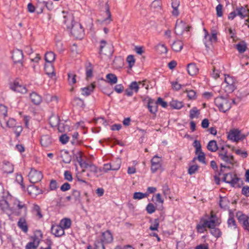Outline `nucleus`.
Segmentation results:
<instances>
[{
    "label": "nucleus",
    "mask_w": 249,
    "mask_h": 249,
    "mask_svg": "<svg viewBox=\"0 0 249 249\" xmlns=\"http://www.w3.org/2000/svg\"><path fill=\"white\" fill-rule=\"evenodd\" d=\"M214 103L219 110L224 113L228 111L231 107L230 102L223 96L216 97L214 100Z\"/></svg>",
    "instance_id": "nucleus-1"
},
{
    "label": "nucleus",
    "mask_w": 249,
    "mask_h": 249,
    "mask_svg": "<svg viewBox=\"0 0 249 249\" xmlns=\"http://www.w3.org/2000/svg\"><path fill=\"white\" fill-rule=\"evenodd\" d=\"M218 156L220 159L227 163L233 165L234 157L232 155H228V152L225 149L224 146L220 148L218 152Z\"/></svg>",
    "instance_id": "nucleus-2"
},
{
    "label": "nucleus",
    "mask_w": 249,
    "mask_h": 249,
    "mask_svg": "<svg viewBox=\"0 0 249 249\" xmlns=\"http://www.w3.org/2000/svg\"><path fill=\"white\" fill-rule=\"evenodd\" d=\"M71 35L76 38H82L84 35V30L81 24L78 22H74L70 29Z\"/></svg>",
    "instance_id": "nucleus-3"
},
{
    "label": "nucleus",
    "mask_w": 249,
    "mask_h": 249,
    "mask_svg": "<svg viewBox=\"0 0 249 249\" xmlns=\"http://www.w3.org/2000/svg\"><path fill=\"white\" fill-rule=\"evenodd\" d=\"M13 206L17 210L18 215H26L27 214V208L25 203L17 199H14Z\"/></svg>",
    "instance_id": "nucleus-4"
},
{
    "label": "nucleus",
    "mask_w": 249,
    "mask_h": 249,
    "mask_svg": "<svg viewBox=\"0 0 249 249\" xmlns=\"http://www.w3.org/2000/svg\"><path fill=\"white\" fill-rule=\"evenodd\" d=\"M28 177L30 182L34 184L41 181L43 176L41 172L32 168L28 174Z\"/></svg>",
    "instance_id": "nucleus-5"
},
{
    "label": "nucleus",
    "mask_w": 249,
    "mask_h": 249,
    "mask_svg": "<svg viewBox=\"0 0 249 249\" xmlns=\"http://www.w3.org/2000/svg\"><path fill=\"white\" fill-rule=\"evenodd\" d=\"M191 27L182 20L178 19L175 28V33L178 35H181L184 31H189Z\"/></svg>",
    "instance_id": "nucleus-6"
},
{
    "label": "nucleus",
    "mask_w": 249,
    "mask_h": 249,
    "mask_svg": "<svg viewBox=\"0 0 249 249\" xmlns=\"http://www.w3.org/2000/svg\"><path fill=\"white\" fill-rule=\"evenodd\" d=\"M12 58L15 64H19L20 67L23 66V53L22 50L19 49L14 50L13 52Z\"/></svg>",
    "instance_id": "nucleus-7"
},
{
    "label": "nucleus",
    "mask_w": 249,
    "mask_h": 249,
    "mask_svg": "<svg viewBox=\"0 0 249 249\" xmlns=\"http://www.w3.org/2000/svg\"><path fill=\"white\" fill-rule=\"evenodd\" d=\"M236 216L237 218L238 222L242 224L245 230L249 231V225L248 223L249 217L247 216L246 215L240 211H238L236 213Z\"/></svg>",
    "instance_id": "nucleus-8"
},
{
    "label": "nucleus",
    "mask_w": 249,
    "mask_h": 249,
    "mask_svg": "<svg viewBox=\"0 0 249 249\" xmlns=\"http://www.w3.org/2000/svg\"><path fill=\"white\" fill-rule=\"evenodd\" d=\"M161 158L155 155L151 160V170L153 173H155L161 167Z\"/></svg>",
    "instance_id": "nucleus-9"
},
{
    "label": "nucleus",
    "mask_w": 249,
    "mask_h": 249,
    "mask_svg": "<svg viewBox=\"0 0 249 249\" xmlns=\"http://www.w3.org/2000/svg\"><path fill=\"white\" fill-rule=\"evenodd\" d=\"M63 14V23L66 25V28L68 29H71L72 27V26L74 25V22L73 19V17L71 14L66 13L64 11L62 12Z\"/></svg>",
    "instance_id": "nucleus-10"
},
{
    "label": "nucleus",
    "mask_w": 249,
    "mask_h": 249,
    "mask_svg": "<svg viewBox=\"0 0 249 249\" xmlns=\"http://www.w3.org/2000/svg\"><path fill=\"white\" fill-rule=\"evenodd\" d=\"M10 89L14 91L21 93H25L27 92L26 87L18 80L15 81L13 84L10 85Z\"/></svg>",
    "instance_id": "nucleus-11"
},
{
    "label": "nucleus",
    "mask_w": 249,
    "mask_h": 249,
    "mask_svg": "<svg viewBox=\"0 0 249 249\" xmlns=\"http://www.w3.org/2000/svg\"><path fill=\"white\" fill-rule=\"evenodd\" d=\"M158 104L157 101L150 98H148L147 107L149 111L152 114H156L158 111Z\"/></svg>",
    "instance_id": "nucleus-12"
},
{
    "label": "nucleus",
    "mask_w": 249,
    "mask_h": 249,
    "mask_svg": "<svg viewBox=\"0 0 249 249\" xmlns=\"http://www.w3.org/2000/svg\"><path fill=\"white\" fill-rule=\"evenodd\" d=\"M1 168L4 173L10 174L14 171L13 165L9 161H4Z\"/></svg>",
    "instance_id": "nucleus-13"
},
{
    "label": "nucleus",
    "mask_w": 249,
    "mask_h": 249,
    "mask_svg": "<svg viewBox=\"0 0 249 249\" xmlns=\"http://www.w3.org/2000/svg\"><path fill=\"white\" fill-rule=\"evenodd\" d=\"M51 232L56 237H59L64 234L65 231L63 228L59 225H52Z\"/></svg>",
    "instance_id": "nucleus-14"
},
{
    "label": "nucleus",
    "mask_w": 249,
    "mask_h": 249,
    "mask_svg": "<svg viewBox=\"0 0 249 249\" xmlns=\"http://www.w3.org/2000/svg\"><path fill=\"white\" fill-rule=\"evenodd\" d=\"M40 143L43 147H47L52 143V139L49 135H43L41 137Z\"/></svg>",
    "instance_id": "nucleus-15"
},
{
    "label": "nucleus",
    "mask_w": 249,
    "mask_h": 249,
    "mask_svg": "<svg viewBox=\"0 0 249 249\" xmlns=\"http://www.w3.org/2000/svg\"><path fill=\"white\" fill-rule=\"evenodd\" d=\"M239 131H240L237 129L231 130L228 135V138L229 140L233 141L234 142H238Z\"/></svg>",
    "instance_id": "nucleus-16"
},
{
    "label": "nucleus",
    "mask_w": 249,
    "mask_h": 249,
    "mask_svg": "<svg viewBox=\"0 0 249 249\" xmlns=\"http://www.w3.org/2000/svg\"><path fill=\"white\" fill-rule=\"evenodd\" d=\"M95 87V83L93 82L87 87L81 89L82 94L84 96H89L93 91Z\"/></svg>",
    "instance_id": "nucleus-17"
},
{
    "label": "nucleus",
    "mask_w": 249,
    "mask_h": 249,
    "mask_svg": "<svg viewBox=\"0 0 249 249\" xmlns=\"http://www.w3.org/2000/svg\"><path fill=\"white\" fill-rule=\"evenodd\" d=\"M236 11L237 14L240 17L243 19L246 17H249V10L246 8L240 6L236 8Z\"/></svg>",
    "instance_id": "nucleus-18"
},
{
    "label": "nucleus",
    "mask_w": 249,
    "mask_h": 249,
    "mask_svg": "<svg viewBox=\"0 0 249 249\" xmlns=\"http://www.w3.org/2000/svg\"><path fill=\"white\" fill-rule=\"evenodd\" d=\"M18 226L25 233L27 232L28 228L24 217H20L18 222Z\"/></svg>",
    "instance_id": "nucleus-19"
},
{
    "label": "nucleus",
    "mask_w": 249,
    "mask_h": 249,
    "mask_svg": "<svg viewBox=\"0 0 249 249\" xmlns=\"http://www.w3.org/2000/svg\"><path fill=\"white\" fill-rule=\"evenodd\" d=\"M183 43L180 40H176L174 41L171 45L172 49L176 52H179L183 48Z\"/></svg>",
    "instance_id": "nucleus-20"
},
{
    "label": "nucleus",
    "mask_w": 249,
    "mask_h": 249,
    "mask_svg": "<svg viewBox=\"0 0 249 249\" xmlns=\"http://www.w3.org/2000/svg\"><path fill=\"white\" fill-rule=\"evenodd\" d=\"M30 98L33 103L35 105H39L42 101V97L35 92L30 94Z\"/></svg>",
    "instance_id": "nucleus-21"
},
{
    "label": "nucleus",
    "mask_w": 249,
    "mask_h": 249,
    "mask_svg": "<svg viewBox=\"0 0 249 249\" xmlns=\"http://www.w3.org/2000/svg\"><path fill=\"white\" fill-rule=\"evenodd\" d=\"M0 208L2 211L9 214L11 213L12 210L9 207L8 202L5 200L0 201Z\"/></svg>",
    "instance_id": "nucleus-22"
},
{
    "label": "nucleus",
    "mask_w": 249,
    "mask_h": 249,
    "mask_svg": "<svg viewBox=\"0 0 249 249\" xmlns=\"http://www.w3.org/2000/svg\"><path fill=\"white\" fill-rule=\"evenodd\" d=\"M102 235V238L101 239H103L104 243H109L113 240V236L110 231L108 230L103 232Z\"/></svg>",
    "instance_id": "nucleus-23"
},
{
    "label": "nucleus",
    "mask_w": 249,
    "mask_h": 249,
    "mask_svg": "<svg viewBox=\"0 0 249 249\" xmlns=\"http://www.w3.org/2000/svg\"><path fill=\"white\" fill-rule=\"evenodd\" d=\"M225 82L226 83L227 87L228 88L229 90L232 92L234 90V81L232 78L230 76H227L225 77Z\"/></svg>",
    "instance_id": "nucleus-24"
},
{
    "label": "nucleus",
    "mask_w": 249,
    "mask_h": 249,
    "mask_svg": "<svg viewBox=\"0 0 249 249\" xmlns=\"http://www.w3.org/2000/svg\"><path fill=\"white\" fill-rule=\"evenodd\" d=\"M28 193L31 196H36L40 193L41 190L34 185H29L27 188Z\"/></svg>",
    "instance_id": "nucleus-25"
},
{
    "label": "nucleus",
    "mask_w": 249,
    "mask_h": 249,
    "mask_svg": "<svg viewBox=\"0 0 249 249\" xmlns=\"http://www.w3.org/2000/svg\"><path fill=\"white\" fill-rule=\"evenodd\" d=\"M187 71L190 75L193 76L198 72V69L195 64L190 63L188 65Z\"/></svg>",
    "instance_id": "nucleus-26"
},
{
    "label": "nucleus",
    "mask_w": 249,
    "mask_h": 249,
    "mask_svg": "<svg viewBox=\"0 0 249 249\" xmlns=\"http://www.w3.org/2000/svg\"><path fill=\"white\" fill-rule=\"evenodd\" d=\"M55 55L53 52H49L46 53L45 55V61L48 64H52V63L55 60Z\"/></svg>",
    "instance_id": "nucleus-27"
},
{
    "label": "nucleus",
    "mask_w": 249,
    "mask_h": 249,
    "mask_svg": "<svg viewBox=\"0 0 249 249\" xmlns=\"http://www.w3.org/2000/svg\"><path fill=\"white\" fill-rule=\"evenodd\" d=\"M208 150L211 152H215L218 149V146L215 140L210 141L207 146Z\"/></svg>",
    "instance_id": "nucleus-28"
},
{
    "label": "nucleus",
    "mask_w": 249,
    "mask_h": 249,
    "mask_svg": "<svg viewBox=\"0 0 249 249\" xmlns=\"http://www.w3.org/2000/svg\"><path fill=\"white\" fill-rule=\"evenodd\" d=\"M61 158H62L63 161L65 163H70L71 158L69 152L66 150H64L61 153Z\"/></svg>",
    "instance_id": "nucleus-29"
},
{
    "label": "nucleus",
    "mask_w": 249,
    "mask_h": 249,
    "mask_svg": "<svg viewBox=\"0 0 249 249\" xmlns=\"http://www.w3.org/2000/svg\"><path fill=\"white\" fill-rule=\"evenodd\" d=\"M235 48L239 53H242L247 50V44L245 41H243L236 44Z\"/></svg>",
    "instance_id": "nucleus-30"
},
{
    "label": "nucleus",
    "mask_w": 249,
    "mask_h": 249,
    "mask_svg": "<svg viewBox=\"0 0 249 249\" xmlns=\"http://www.w3.org/2000/svg\"><path fill=\"white\" fill-rule=\"evenodd\" d=\"M60 224V226L64 230L65 229H68L71 227V222L69 218H64L61 220Z\"/></svg>",
    "instance_id": "nucleus-31"
},
{
    "label": "nucleus",
    "mask_w": 249,
    "mask_h": 249,
    "mask_svg": "<svg viewBox=\"0 0 249 249\" xmlns=\"http://www.w3.org/2000/svg\"><path fill=\"white\" fill-rule=\"evenodd\" d=\"M229 201L228 199L226 197H220L219 200V206L220 207L224 209H226L228 207Z\"/></svg>",
    "instance_id": "nucleus-32"
},
{
    "label": "nucleus",
    "mask_w": 249,
    "mask_h": 249,
    "mask_svg": "<svg viewBox=\"0 0 249 249\" xmlns=\"http://www.w3.org/2000/svg\"><path fill=\"white\" fill-rule=\"evenodd\" d=\"M106 78L108 83L110 84H114L117 82V77L114 74L108 73L106 75Z\"/></svg>",
    "instance_id": "nucleus-33"
},
{
    "label": "nucleus",
    "mask_w": 249,
    "mask_h": 249,
    "mask_svg": "<svg viewBox=\"0 0 249 249\" xmlns=\"http://www.w3.org/2000/svg\"><path fill=\"white\" fill-rule=\"evenodd\" d=\"M39 241L35 239L33 241L29 242L26 246V249H36L39 245Z\"/></svg>",
    "instance_id": "nucleus-34"
},
{
    "label": "nucleus",
    "mask_w": 249,
    "mask_h": 249,
    "mask_svg": "<svg viewBox=\"0 0 249 249\" xmlns=\"http://www.w3.org/2000/svg\"><path fill=\"white\" fill-rule=\"evenodd\" d=\"M200 114L199 110L197 109L196 107H193L190 110L189 117L190 119H193L194 118H198Z\"/></svg>",
    "instance_id": "nucleus-35"
},
{
    "label": "nucleus",
    "mask_w": 249,
    "mask_h": 249,
    "mask_svg": "<svg viewBox=\"0 0 249 249\" xmlns=\"http://www.w3.org/2000/svg\"><path fill=\"white\" fill-rule=\"evenodd\" d=\"M229 218L228 220V224L229 227H233L234 229H236L237 225L236 222L233 218V214L231 213H230Z\"/></svg>",
    "instance_id": "nucleus-36"
},
{
    "label": "nucleus",
    "mask_w": 249,
    "mask_h": 249,
    "mask_svg": "<svg viewBox=\"0 0 249 249\" xmlns=\"http://www.w3.org/2000/svg\"><path fill=\"white\" fill-rule=\"evenodd\" d=\"M170 106L174 109H179L183 106V104L182 102L173 100L170 103Z\"/></svg>",
    "instance_id": "nucleus-37"
},
{
    "label": "nucleus",
    "mask_w": 249,
    "mask_h": 249,
    "mask_svg": "<svg viewBox=\"0 0 249 249\" xmlns=\"http://www.w3.org/2000/svg\"><path fill=\"white\" fill-rule=\"evenodd\" d=\"M60 118L58 116H54L50 118V124L52 127H56L60 122Z\"/></svg>",
    "instance_id": "nucleus-38"
},
{
    "label": "nucleus",
    "mask_w": 249,
    "mask_h": 249,
    "mask_svg": "<svg viewBox=\"0 0 249 249\" xmlns=\"http://www.w3.org/2000/svg\"><path fill=\"white\" fill-rule=\"evenodd\" d=\"M111 164L112 170L116 171L120 169L121 164V160L120 159H117Z\"/></svg>",
    "instance_id": "nucleus-39"
},
{
    "label": "nucleus",
    "mask_w": 249,
    "mask_h": 249,
    "mask_svg": "<svg viewBox=\"0 0 249 249\" xmlns=\"http://www.w3.org/2000/svg\"><path fill=\"white\" fill-rule=\"evenodd\" d=\"M45 71L46 73L49 76L52 77L54 75V72L53 71V69L52 64H48L45 65Z\"/></svg>",
    "instance_id": "nucleus-40"
},
{
    "label": "nucleus",
    "mask_w": 249,
    "mask_h": 249,
    "mask_svg": "<svg viewBox=\"0 0 249 249\" xmlns=\"http://www.w3.org/2000/svg\"><path fill=\"white\" fill-rule=\"evenodd\" d=\"M86 69L87 79H89L92 77L93 69L91 63H88L86 64Z\"/></svg>",
    "instance_id": "nucleus-41"
},
{
    "label": "nucleus",
    "mask_w": 249,
    "mask_h": 249,
    "mask_svg": "<svg viewBox=\"0 0 249 249\" xmlns=\"http://www.w3.org/2000/svg\"><path fill=\"white\" fill-rule=\"evenodd\" d=\"M128 87L135 93H137L141 88L140 85H139V83L136 81L132 82L129 84Z\"/></svg>",
    "instance_id": "nucleus-42"
},
{
    "label": "nucleus",
    "mask_w": 249,
    "mask_h": 249,
    "mask_svg": "<svg viewBox=\"0 0 249 249\" xmlns=\"http://www.w3.org/2000/svg\"><path fill=\"white\" fill-rule=\"evenodd\" d=\"M241 179L238 177L236 174H234V176L232 179L230 180V184L231 185L232 187H237L240 188L241 187L240 185L239 184V181H240Z\"/></svg>",
    "instance_id": "nucleus-43"
},
{
    "label": "nucleus",
    "mask_w": 249,
    "mask_h": 249,
    "mask_svg": "<svg viewBox=\"0 0 249 249\" xmlns=\"http://www.w3.org/2000/svg\"><path fill=\"white\" fill-rule=\"evenodd\" d=\"M156 50L160 54L166 53L168 51L167 47L165 46L164 44H159L156 46Z\"/></svg>",
    "instance_id": "nucleus-44"
},
{
    "label": "nucleus",
    "mask_w": 249,
    "mask_h": 249,
    "mask_svg": "<svg viewBox=\"0 0 249 249\" xmlns=\"http://www.w3.org/2000/svg\"><path fill=\"white\" fill-rule=\"evenodd\" d=\"M94 249H105L103 239H97L94 243Z\"/></svg>",
    "instance_id": "nucleus-45"
},
{
    "label": "nucleus",
    "mask_w": 249,
    "mask_h": 249,
    "mask_svg": "<svg viewBox=\"0 0 249 249\" xmlns=\"http://www.w3.org/2000/svg\"><path fill=\"white\" fill-rule=\"evenodd\" d=\"M234 176V174L232 173H226L224 174V177L223 178V181L227 183L230 184V180L232 179Z\"/></svg>",
    "instance_id": "nucleus-46"
},
{
    "label": "nucleus",
    "mask_w": 249,
    "mask_h": 249,
    "mask_svg": "<svg viewBox=\"0 0 249 249\" xmlns=\"http://www.w3.org/2000/svg\"><path fill=\"white\" fill-rule=\"evenodd\" d=\"M148 196L147 193H142L141 192H135L133 195V198L134 199H141L146 197Z\"/></svg>",
    "instance_id": "nucleus-47"
},
{
    "label": "nucleus",
    "mask_w": 249,
    "mask_h": 249,
    "mask_svg": "<svg viewBox=\"0 0 249 249\" xmlns=\"http://www.w3.org/2000/svg\"><path fill=\"white\" fill-rule=\"evenodd\" d=\"M68 81L70 85H73L76 83V75L73 72H69L68 73Z\"/></svg>",
    "instance_id": "nucleus-48"
},
{
    "label": "nucleus",
    "mask_w": 249,
    "mask_h": 249,
    "mask_svg": "<svg viewBox=\"0 0 249 249\" xmlns=\"http://www.w3.org/2000/svg\"><path fill=\"white\" fill-rule=\"evenodd\" d=\"M207 39L209 40V43L207 42L209 46L211 44V43L213 42H216L217 40V34L214 32H213L212 33V35L210 36L209 35L208 36Z\"/></svg>",
    "instance_id": "nucleus-49"
},
{
    "label": "nucleus",
    "mask_w": 249,
    "mask_h": 249,
    "mask_svg": "<svg viewBox=\"0 0 249 249\" xmlns=\"http://www.w3.org/2000/svg\"><path fill=\"white\" fill-rule=\"evenodd\" d=\"M73 102L77 107H85L84 100L79 97H75L73 99Z\"/></svg>",
    "instance_id": "nucleus-50"
},
{
    "label": "nucleus",
    "mask_w": 249,
    "mask_h": 249,
    "mask_svg": "<svg viewBox=\"0 0 249 249\" xmlns=\"http://www.w3.org/2000/svg\"><path fill=\"white\" fill-rule=\"evenodd\" d=\"M126 61L128 64L129 68H132L135 64V59L134 55H129L126 58Z\"/></svg>",
    "instance_id": "nucleus-51"
},
{
    "label": "nucleus",
    "mask_w": 249,
    "mask_h": 249,
    "mask_svg": "<svg viewBox=\"0 0 249 249\" xmlns=\"http://www.w3.org/2000/svg\"><path fill=\"white\" fill-rule=\"evenodd\" d=\"M193 146L196 148V154H197L198 153V152L202 151L201 145L199 141L195 140L193 142Z\"/></svg>",
    "instance_id": "nucleus-52"
},
{
    "label": "nucleus",
    "mask_w": 249,
    "mask_h": 249,
    "mask_svg": "<svg viewBox=\"0 0 249 249\" xmlns=\"http://www.w3.org/2000/svg\"><path fill=\"white\" fill-rule=\"evenodd\" d=\"M105 10H106V14L107 15V18L105 19V20H109V21H111L112 20V19H111V13L110 12V9H109V5L108 4V2H107L105 4Z\"/></svg>",
    "instance_id": "nucleus-53"
},
{
    "label": "nucleus",
    "mask_w": 249,
    "mask_h": 249,
    "mask_svg": "<svg viewBox=\"0 0 249 249\" xmlns=\"http://www.w3.org/2000/svg\"><path fill=\"white\" fill-rule=\"evenodd\" d=\"M210 231L213 235L217 238L220 237L221 235V232L220 230L215 227L211 229Z\"/></svg>",
    "instance_id": "nucleus-54"
},
{
    "label": "nucleus",
    "mask_w": 249,
    "mask_h": 249,
    "mask_svg": "<svg viewBox=\"0 0 249 249\" xmlns=\"http://www.w3.org/2000/svg\"><path fill=\"white\" fill-rule=\"evenodd\" d=\"M146 210L148 213L151 214L155 212L156 207L153 204L150 203L147 205Z\"/></svg>",
    "instance_id": "nucleus-55"
},
{
    "label": "nucleus",
    "mask_w": 249,
    "mask_h": 249,
    "mask_svg": "<svg viewBox=\"0 0 249 249\" xmlns=\"http://www.w3.org/2000/svg\"><path fill=\"white\" fill-rule=\"evenodd\" d=\"M0 113L3 115V118L7 117V107L4 105H0Z\"/></svg>",
    "instance_id": "nucleus-56"
},
{
    "label": "nucleus",
    "mask_w": 249,
    "mask_h": 249,
    "mask_svg": "<svg viewBox=\"0 0 249 249\" xmlns=\"http://www.w3.org/2000/svg\"><path fill=\"white\" fill-rule=\"evenodd\" d=\"M198 155L197 159L200 162L203 163L205 164V155L202 151L198 152V153L197 154Z\"/></svg>",
    "instance_id": "nucleus-57"
},
{
    "label": "nucleus",
    "mask_w": 249,
    "mask_h": 249,
    "mask_svg": "<svg viewBox=\"0 0 249 249\" xmlns=\"http://www.w3.org/2000/svg\"><path fill=\"white\" fill-rule=\"evenodd\" d=\"M204 221L205 223V225H206V227L209 228V229H211L215 227L216 224L214 220H205Z\"/></svg>",
    "instance_id": "nucleus-58"
},
{
    "label": "nucleus",
    "mask_w": 249,
    "mask_h": 249,
    "mask_svg": "<svg viewBox=\"0 0 249 249\" xmlns=\"http://www.w3.org/2000/svg\"><path fill=\"white\" fill-rule=\"evenodd\" d=\"M161 0H154L151 3V7L155 9H160Z\"/></svg>",
    "instance_id": "nucleus-59"
},
{
    "label": "nucleus",
    "mask_w": 249,
    "mask_h": 249,
    "mask_svg": "<svg viewBox=\"0 0 249 249\" xmlns=\"http://www.w3.org/2000/svg\"><path fill=\"white\" fill-rule=\"evenodd\" d=\"M198 169V166L197 165H191L188 169V173L190 175L195 174Z\"/></svg>",
    "instance_id": "nucleus-60"
},
{
    "label": "nucleus",
    "mask_w": 249,
    "mask_h": 249,
    "mask_svg": "<svg viewBox=\"0 0 249 249\" xmlns=\"http://www.w3.org/2000/svg\"><path fill=\"white\" fill-rule=\"evenodd\" d=\"M33 210L36 213V215L39 218H41L43 217L42 214L41 213L40 207L36 204H35L34 206Z\"/></svg>",
    "instance_id": "nucleus-61"
},
{
    "label": "nucleus",
    "mask_w": 249,
    "mask_h": 249,
    "mask_svg": "<svg viewBox=\"0 0 249 249\" xmlns=\"http://www.w3.org/2000/svg\"><path fill=\"white\" fill-rule=\"evenodd\" d=\"M187 96L190 99L194 100L196 98V92L194 90H186Z\"/></svg>",
    "instance_id": "nucleus-62"
},
{
    "label": "nucleus",
    "mask_w": 249,
    "mask_h": 249,
    "mask_svg": "<svg viewBox=\"0 0 249 249\" xmlns=\"http://www.w3.org/2000/svg\"><path fill=\"white\" fill-rule=\"evenodd\" d=\"M223 6L221 4H219L216 7V15L218 17H221L223 16L222 12Z\"/></svg>",
    "instance_id": "nucleus-63"
},
{
    "label": "nucleus",
    "mask_w": 249,
    "mask_h": 249,
    "mask_svg": "<svg viewBox=\"0 0 249 249\" xmlns=\"http://www.w3.org/2000/svg\"><path fill=\"white\" fill-rule=\"evenodd\" d=\"M72 196L75 199V200H79L80 197V191L74 190L72 191Z\"/></svg>",
    "instance_id": "nucleus-64"
}]
</instances>
